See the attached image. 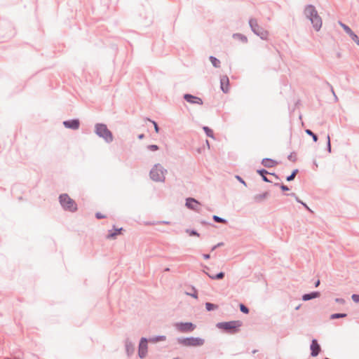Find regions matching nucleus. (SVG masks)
I'll use <instances>...</instances> for the list:
<instances>
[{
    "label": "nucleus",
    "instance_id": "nucleus-1",
    "mask_svg": "<svg viewBox=\"0 0 359 359\" xmlns=\"http://www.w3.org/2000/svg\"><path fill=\"white\" fill-rule=\"evenodd\" d=\"M305 15L309 18L315 29L318 31L322 26V20L313 6H308L305 8Z\"/></svg>",
    "mask_w": 359,
    "mask_h": 359
},
{
    "label": "nucleus",
    "instance_id": "nucleus-2",
    "mask_svg": "<svg viewBox=\"0 0 359 359\" xmlns=\"http://www.w3.org/2000/svg\"><path fill=\"white\" fill-rule=\"evenodd\" d=\"M178 343L185 347H199L204 344L205 340L201 337H183L178 339Z\"/></svg>",
    "mask_w": 359,
    "mask_h": 359
},
{
    "label": "nucleus",
    "instance_id": "nucleus-3",
    "mask_svg": "<svg viewBox=\"0 0 359 359\" xmlns=\"http://www.w3.org/2000/svg\"><path fill=\"white\" fill-rule=\"evenodd\" d=\"M60 203L61 205L67 210L74 212L77 210V205L74 201L67 194H64L60 196Z\"/></svg>",
    "mask_w": 359,
    "mask_h": 359
},
{
    "label": "nucleus",
    "instance_id": "nucleus-4",
    "mask_svg": "<svg viewBox=\"0 0 359 359\" xmlns=\"http://www.w3.org/2000/svg\"><path fill=\"white\" fill-rule=\"evenodd\" d=\"M242 325V323L239 320L219 323L217 327L219 329L224 330L230 333H235Z\"/></svg>",
    "mask_w": 359,
    "mask_h": 359
},
{
    "label": "nucleus",
    "instance_id": "nucleus-5",
    "mask_svg": "<svg viewBox=\"0 0 359 359\" xmlns=\"http://www.w3.org/2000/svg\"><path fill=\"white\" fill-rule=\"evenodd\" d=\"M166 170L160 165H156L150 172L151 178L156 182H162L165 180Z\"/></svg>",
    "mask_w": 359,
    "mask_h": 359
},
{
    "label": "nucleus",
    "instance_id": "nucleus-6",
    "mask_svg": "<svg viewBox=\"0 0 359 359\" xmlns=\"http://www.w3.org/2000/svg\"><path fill=\"white\" fill-rule=\"evenodd\" d=\"M250 25L252 29V31L258 36H259L262 39H267L269 36L268 31L260 27L257 24L256 20L251 19L249 22Z\"/></svg>",
    "mask_w": 359,
    "mask_h": 359
},
{
    "label": "nucleus",
    "instance_id": "nucleus-7",
    "mask_svg": "<svg viewBox=\"0 0 359 359\" xmlns=\"http://www.w3.org/2000/svg\"><path fill=\"white\" fill-rule=\"evenodd\" d=\"M95 132L106 141L111 142L112 140V135L105 125L97 124L95 127Z\"/></svg>",
    "mask_w": 359,
    "mask_h": 359
},
{
    "label": "nucleus",
    "instance_id": "nucleus-8",
    "mask_svg": "<svg viewBox=\"0 0 359 359\" xmlns=\"http://www.w3.org/2000/svg\"><path fill=\"white\" fill-rule=\"evenodd\" d=\"M175 327L179 332L183 333L192 332L196 328V325L192 323H177Z\"/></svg>",
    "mask_w": 359,
    "mask_h": 359
},
{
    "label": "nucleus",
    "instance_id": "nucleus-9",
    "mask_svg": "<svg viewBox=\"0 0 359 359\" xmlns=\"http://www.w3.org/2000/svg\"><path fill=\"white\" fill-rule=\"evenodd\" d=\"M186 206L194 210L198 211L200 207V203L193 198H188L186 200Z\"/></svg>",
    "mask_w": 359,
    "mask_h": 359
},
{
    "label": "nucleus",
    "instance_id": "nucleus-10",
    "mask_svg": "<svg viewBox=\"0 0 359 359\" xmlns=\"http://www.w3.org/2000/svg\"><path fill=\"white\" fill-rule=\"evenodd\" d=\"M147 352V341L146 339L142 338L140 341L139 346V355L140 358H144Z\"/></svg>",
    "mask_w": 359,
    "mask_h": 359
},
{
    "label": "nucleus",
    "instance_id": "nucleus-11",
    "mask_svg": "<svg viewBox=\"0 0 359 359\" xmlns=\"http://www.w3.org/2000/svg\"><path fill=\"white\" fill-rule=\"evenodd\" d=\"M184 98L189 103L191 104H196L198 105L203 104V101L200 97L189 95V94H185L184 95Z\"/></svg>",
    "mask_w": 359,
    "mask_h": 359
},
{
    "label": "nucleus",
    "instance_id": "nucleus-12",
    "mask_svg": "<svg viewBox=\"0 0 359 359\" xmlns=\"http://www.w3.org/2000/svg\"><path fill=\"white\" fill-rule=\"evenodd\" d=\"M221 89L224 93H228L229 90V80L226 76H223L220 79Z\"/></svg>",
    "mask_w": 359,
    "mask_h": 359
},
{
    "label": "nucleus",
    "instance_id": "nucleus-13",
    "mask_svg": "<svg viewBox=\"0 0 359 359\" xmlns=\"http://www.w3.org/2000/svg\"><path fill=\"white\" fill-rule=\"evenodd\" d=\"M311 355L317 356L320 351V346L316 339H313L311 345Z\"/></svg>",
    "mask_w": 359,
    "mask_h": 359
},
{
    "label": "nucleus",
    "instance_id": "nucleus-14",
    "mask_svg": "<svg viewBox=\"0 0 359 359\" xmlns=\"http://www.w3.org/2000/svg\"><path fill=\"white\" fill-rule=\"evenodd\" d=\"M63 124L66 128L76 130L79 127V121L77 119L66 121Z\"/></svg>",
    "mask_w": 359,
    "mask_h": 359
},
{
    "label": "nucleus",
    "instance_id": "nucleus-15",
    "mask_svg": "<svg viewBox=\"0 0 359 359\" xmlns=\"http://www.w3.org/2000/svg\"><path fill=\"white\" fill-rule=\"evenodd\" d=\"M262 165L267 168H271L277 165V162L273 159L264 158L262 162Z\"/></svg>",
    "mask_w": 359,
    "mask_h": 359
},
{
    "label": "nucleus",
    "instance_id": "nucleus-16",
    "mask_svg": "<svg viewBox=\"0 0 359 359\" xmlns=\"http://www.w3.org/2000/svg\"><path fill=\"white\" fill-rule=\"evenodd\" d=\"M233 38L241 41L243 43H245L248 41L247 37L241 34H234L233 35Z\"/></svg>",
    "mask_w": 359,
    "mask_h": 359
},
{
    "label": "nucleus",
    "instance_id": "nucleus-17",
    "mask_svg": "<svg viewBox=\"0 0 359 359\" xmlns=\"http://www.w3.org/2000/svg\"><path fill=\"white\" fill-rule=\"evenodd\" d=\"M317 297H318V292H312L311 294H304L303 296L302 299L304 301H307V300L311 299L313 298H316Z\"/></svg>",
    "mask_w": 359,
    "mask_h": 359
},
{
    "label": "nucleus",
    "instance_id": "nucleus-18",
    "mask_svg": "<svg viewBox=\"0 0 359 359\" xmlns=\"http://www.w3.org/2000/svg\"><path fill=\"white\" fill-rule=\"evenodd\" d=\"M210 60L215 67H219L220 66V61L216 57L211 56Z\"/></svg>",
    "mask_w": 359,
    "mask_h": 359
},
{
    "label": "nucleus",
    "instance_id": "nucleus-19",
    "mask_svg": "<svg viewBox=\"0 0 359 359\" xmlns=\"http://www.w3.org/2000/svg\"><path fill=\"white\" fill-rule=\"evenodd\" d=\"M122 231V228L118 229H115L114 232L109 233L107 236L108 238H114L118 234H120Z\"/></svg>",
    "mask_w": 359,
    "mask_h": 359
},
{
    "label": "nucleus",
    "instance_id": "nucleus-20",
    "mask_svg": "<svg viewBox=\"0 0 359 359\" xmlns=\"http://www.w3.org/2000/svg\"><path fill=\"white\" fill-rule=\"evenodd\" d=\"M203 130L208 137L214 138L213 131L210 128L205 126L203 128Z\"/></svg>",
    "mask_w": 359,
    "mask_h": 359
},
{
    "label": "nucleus",
    "instance_id": "nucleus-21",
    "mask_svg": "<svg viewBox=\"0 0 359 359\" xmlns=\"http://www.w3.org/2000/svg\"><path fill=\"white\" fill-rule=\"evenodd\" d=\"M339 25L342 27V28L344 29V30L348 34L350 35L353 31L351 29L350 27H348L347 25L341 23V22H339Z\"/></svg>",
    "mask_w": 359,
    "mask_h": 359
},
{
    "label": "nucleus",
    "instance_id": "nucleus-22",
    "mask_svg": "<svg viewBox=\"0 0 359 359\" xmlns=\"http://www.w3.org/2000/svg\"><path fill=\"white\" fill-rule=\"evenodd\" d=\"M351 39L355 42V43L359 46V38L358 36L353 32H352L350 35Z\"/></svg>",
    "mask_w": 359,
    "mask_h": 359
},
{
    "label": "nucleus",
    "instance_id": "nucleus-23",
    "mask_svg": "<svg viewBox=\"0 0 359 359\" xmlns=\"http://www.w3.org/2000/svg\"><path fill=\"white\" fill-rule=\"evenodd\" d=\"M205 307L208 311H212V310L216 309L217 308V306L213 304H211V303H206Z\"/></svg>",
    "mask_w": 359,
    "mask_h": 359
},
{
    "label": "nucleus",
    "instance_id": "nucleus-24",
    "mask_svg": "<svg viewBox=\"0 0 359 359\" xmlns=\"http://www.w3.org/2000/svg\"><path fill=\"white\" fill-rule=\"evenodd\" d=\"M257 172L261 175L263 177V180L266 182H268L269 180H267V178L265 177V174H267L268 172L265 170H258Z\"/></svg>",
    "mask_w": 359,
    "mask_h": 359
},
{
    "label": "nucleus",
    "instance_id": "nucleus-25",
    "mask_svg": "<svg viewBox=\"0 0 359 359\" xmlns=\"http://www.w3.org/2000/svg\"><path fill=\"white\" fill-rule=\"evenodd\" d=\"M306 133L308 135H309L312 136L313 140H314V142H317V140H318V137H317V136H316V135H315V134H314L311 130H309V129H308V130H306Z\"/></svg>",
    "mask_w": 359,
    "mask_h": 359
},
{
    "label": "nucleus",
    "instance_id": "nucleus-26",
    "mask_svg": "<svg viewBox=\"0 0 359 359\" xmlns=\"http://www.w3.org/2000/svg\"><path fill=\"white\" fill-rule=\"evenodd\" d=\"M212 279H222L224 276V273L223 272H220L218 274H217L215 276H209Z\"/></svg>",
    "mask_w": 359,
    "mask_h": 359
},
{
    "label": "nucleus",
    "instance_id": "nucleus-27",
    "mask_svg": "<svg viewBox=\"0 0 359 359\" xmlns=\"http://www.w3.org/2000/svg\"><path fill=\"white\" fill-rule=\"evenodd\" d=\"M266 196H267V194H266V193L263 194H259V195H257V196H255V199H256L257 201H262V200L264 199L265 198H266Z\"/></svg>",
    "mask_w": 359,
    "mask_h": 359
},
{
    "label": "nucleus",
    "instance_id": "nucleus-28",
    "mask_svg": "<svg viewBox=\"0 0 359 359\" xmlns=\"http://www.w3.org/2000/svg\"><path fill=\"white\" fill-rule=\"evenodd\" d=\"M213 219L214 221H215L216 222H220V223H226V220H224V219L222 218H220L219 217L217 216V215H214L213 216Z\"/></svg>",
    "mask_w": 359,
    "mask_h": 359
},
{
    "label": "nucleus",
    "instance_id": "nucleus-29",
    "mask_svg": "<svg viewBox=\"0 0 359 359\" xmlns=\"http://www.w3.org/2000/svg\"><path fill=\"white\" fill-rule=\"evenodd\" d=\"M346 315L344 314V313H335V314H332L331 318L332 319L334 318H343V317H345Z\"/></svg>",
    "mask_w": 359,
    "mask_h": 359
},
{
    "label": "nucleus",
    "instance_id": "nucleus-30",
    "mask_svg": "<svg viewBox=\"0 0 359 359\" xmlns=\"http://www.w3.org/2000/svg\"><path fill=\"white\" fill-rule=\"evenodd\" d=\"M240 309L244 313H249L248 309L245 306H244L243 304H241L240 305Z\"/></svg>",
    "mask_w": 359,
    "mask_h": 359
},
{
    "label": "nucleus",
    "instance_id": "nucleus-31",
    "mask_svg": "<svg viewBox=\"0 0 359 359\" xmlns=\"http://www.w3.org/2000/svg\"><path fill=\"white\" fill-rule=\"evenodd\" d=\"M148 149L152 151H155L158 149V147L156 144H151L148 146Z\"/></svg>",
    "mask_w": 359,
    "mask_h": 359
},
{
    "label": "nucleus",
    "instance_id": "nucleus-32",
    "mask_svg": "<svg viewBox=\"0 0 359 359\" xmlns=\"http://www.w3.org/2000/svg\"><path fill=\"white\" fill-rule=\"evenodd\" d=\"M165 337L162 336V337H157L156 339H151V341H163V340H165Z\"/></svg>",
    "mask_w": 359,
    "mask_h": 359
},
{
    "label": "nucleus",
    "instance_id": "nucleus-33",
    "mask_svg": "<svg viewBox=\"0 0 359 359\" xmlns=\"http://www.w3.org/2000/svg\"><path fill=\"white\" fill-rule=\"evenodd\" d=\"M352 299L355 302H359V295L358 294H353L352 295Z\"/></svg>",
    "mask_w": 359,
    "mask_h": 359
},
{
    "label": "nucleus",
    "instance_id": "nucleus-34",
    "mask_svg": "<svg viewBox=\"0 0 359 359\" xmlns=\"http://www.w3.org/2000/svg\"><path fill=\"white\" fill-rule=\"evenodd\" d=\"M151 123L154 124L156 133H158L159 132V128H158L157 123L155 121H151Z\"/></svg>",
    "mask_w": 359,
    "mask_h": 359
},
{
    "label": "nucleus",
    "instance_id": "nucleus-35",
    "mask_svg": "<svg viewBox=\"0 0 359 359\" xmlns=\"http://www.w3.org/2000/svg\"><path fill=\"white\" fill-rule=\"evenodd\" d=\"M96 217H97V219L105 218V217H106V215H103V214H102V213H100V212H97V213L96 214Z\"/></svg>",
    "mask_w": 359,
    "mask_h": 359
},
{
    "label": "nucleus",
    "instance_id": "nucleus-36",
    "mask_svg": "<svg viewBox=\"0 0 359 359\" xmlns=\"http://www.w3.org/2000/svg\"><path fill=\"white\" fill-rule=\"evenodd\" d=\"M187 233H189L190 236H199L198 233L194 231H187Z\"/></svg>",
    "mask_w": 359,
    "mask_h": 359
},
{
    "label": "nucleus",
    "instance_id": "nucleus-37",
    "mask_svg": "<svg viewBox=\"0 0 359 359\" xmlns=\"http://www.w3.org/2000/svg\"><path fill=\"white\" fill-rule=\"evenodd\" d=\"M327 144H328V150L330 151V150H331V145H330V136H327Z\"/></svg>",
    "mask_w": 359,
    "mask_h": 359
},
{
    "label": "nucleus",
    "instance_id": "nucleus-38",
    "mask_svg": "<svg viewBox=\"0 0 359 359\" xmlns=\"http://www.w3.org/2000/svg\"><path fill=\"white\" fill-rule=\"evenodd\" d=\"M294 177H295L294 176V175H292V174H291L290 176H288V177H287V181H291V180H294Z\"/></svg>",
    "mask_w": 359,
    "mask_h": 359
},
{
    "label": "nucleus",
    "instance_id": "nucleus-39",
    "mask_svg": "<svg viewBox=\"0 0 359 359\" xmlns=\"http://www.w3.org/2000/svg\"><path fill=\"white\" fill-rule=\"evenodd\" d=\"M203 257H204V259H208L210 258V255H208V254L203 255Z\"/></svg>",
    "mask_w": 359,
    "mask_h": 359
},
{
    "label": "nucleus",
    "instance_id": "nucleus-40",
    "mask_svg": "<svg viewBox=\"0 0 359 359\" xmlns=\"http://www.w3.org/2000/svg\"><path fill=\"white\" fill-rule=\"evenodd\" d=\"M281 189H282L283 190H284V191L288 190V188H287L286 186H285V185H283V186L281 187Z\"/></svg>",
    "mask_w": 359,
    "mask_h": 359
},
{
    "label": "nucleus",
    "instance_id": "nucleus-41",
    "mask_svg": "<svg viewBox=\"0 0 359 359\" xmlns=\"http://www.w3.org/2000/svg\"><path fill=\"white\" fill-rule=\"evenodd\" d=\"M297 172H298V170H297V169H296V170H294L292 172V175H294V176L295 177Z\"/></svg>",
    "mask_w": 359,
    "mask_h": 359
},
{
    "label": "nucleus",
    "instance_id": "nucleus-42",
    "mask_svg": "<svg viewBox=\"0 0 359 359\" xmlns=\"http://www.w3.org/2000/svg\"><path fill=\"white\" fill-rule=\"evenodd\" d=\"M139 139H142L144 137V135L141 134L138 136Z\"/></svg>",
    "mask_w": 359,
    "mask_h": 359
},
{
    "label": "nucleus",
    "instance_id": "nucleus-43",
    "mask_svg": "<svg viewBox=\"0 0 359 359\" xmlns=\"http://www.w3.org/2000/svg\"><path fill=\"white\" fill-rule=\"evenodd\" d=\"M320 284V280H318L316 283V287H318Z\"/></svg>",
    "mask_w": 359,
    "mask_h": 359
},
{
    "label": "nucleus",
    "instance_id": "nucleus-44",
    "mask_svg": "<svg viewBox=\"0 0 359 359\" xmlns=\"http://www.w3.org/2000/svg\"><path fill=\"white\" fill-rule=\"evenodd\" d=\"M237 178L239 180V181L242 182L243 183H244V182L241 179L240 177H237Z\"/></svg>",
    "mask_w": 359,
    "mask_h": 359
},
{
    "label": "nucleus",
    "instance_id": "nucleus-45",
    "mask_svg": "<svg viewBox=\"0 0 359 359\" xmlns=\"http://www.w3.org/2000/svg\"><path fill=\"white\" fill-rule=\"evenodd\" d=\"M289 158H290V160L293 159V157L292 156V155L289 156Z\"/></svg>",
    "mask_w": 359,
    "mask_h": 359
},
{
    "label": "nucleus",
    "instance_id": "nucleus-46",
    "mask_svg": "<svg viewBox=\"0 0 359 359\" xmlns=\"http://www.w3.org/2000/svg\"><path fill=\"white\" fill-rule=\"evenodd\" d=\"M289 158H290V160L293 159V157L292 156V155L289 156Z\"/></svg>",
    "mask_w": 359,
    "mask_h": 359
},
{
    "label": "nucleus",
    "instance_id": "nucleus-47",
    "mask_svg": "<svg viewBox=\"0 0 359 359\" xmlns=\"http://www.w3.org/2000/svg\"><path fill=\"white\" fill-rule=\"evenodd\" d=\"M304 206H305L306 208H309L305 203H302Z\"/></svg>",
    "mask_w": 359,
    "mask_h": 359
},
{
    "label": "nucleus",
    "instance_id": "nucleus-48",
    "mask_svg": "<svg viewBox=\"0 0 359 359\" xmlns=\"http://www.w3.org/2000/svg\"><path fill=\"white\" fill-rule=\"evenodd\" d=\"M216 248V246H214L212 249V250H214Z\"/></svg>",
    "mask_w": 359,
    "mask_h": 359
},
{
    "label": "nucleus",
    "instance_id": "nucleus-49",
    "mask_svg": "<svg viewBox=\"0 0 359 359\" xmlns=\"http://www.w3.org/2000/svg\"><path fill=\"white\" fill-rule=\"evenodd\" d=\"M206 143H207L208 146L209 147V142H208V141H206Z\"/></svg>",
    "mask_w": 359,
    "mask_h": 359
},
{
    "label": "nucleus",
    "instance_id": "nucleus-50",
    "mask_svg": "<svg viewBox=\"0 0 359 359\" xmlns=\"http://www.w3.org/2000/svg\"><path fill=\"white\" fill-rule=\"evenodd\" d=\"M193 297H195V298H196V297H197V296H196V295H195V294H193Z\"/></svg>",
    "mask_w": 359,
    "mask_h": 359
}]
</instances>
